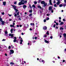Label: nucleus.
Masks as SVG:
<instances>
[{"mask_svg":"<svg viewBox=\"0 0 66 66\" xmlns=\"http://www.w3.org/2000/svg\"><path fill=\"white\" fill-rule=\"evenodd\" d=\"M64 24V22H61L60 23L61 25L63 24Z\"/></svg>","mask_w":66,"mask_h":66,"instance_id":"nucleus-27","label":"nucleus"},{"mask_svg":"<svg viewBox=\"0 0 66 66\" xmlns=\"http://www.w3.org/2000/svg\"><path fill=\"white\" fill-rule=\"evenodd\" d=\"M46 19H44V22H46Z\"/></svg>","mask_w":66,"mask_h":66,"instance_id":"nucleus-41","label":"nucleus"},{"mask_svg":"<svg viewBox=\"0 0 66 66\" xmlns=\"http://www.w3.org/2000/svg\"><path fill=\"white\" fill-rule=\"evenodd\" d=\"M37 37H35V39H37Z\"/></svg>","mask_w":66,"mask_h":66,"instance_id":"nucleus-46","label":"nucleus"},{"mask_svg":"<svg viewBox=\"0 0 66 66\" xmlns=\"http://www.w3.org/2000/svg\"><path fill=\"white\" fill-rule=\"evenodd\" d=\"M3 4L4 5V6H5V5H6V2H3Z\"/></svg>","mask_w":66,"mask_h":66,"instance_id":"nucleus-15","label":"nucleus"},{"mask_svg":"<svg viewBox=\"0 0 66 66\" xmlns=\"http://www.w3.org/2000/svg\"><path fill=\"white\" fill-rule=\"evenodd\" d=\"M60 30H63L64 29V28L62 27H60Z\"/></svg>","mask_w":66,"mask_h":66,"instance_id":"nucleus-23","label":"nucleus"},{"mask_svg":"<svg viewBox=\"0 0 66 66\" xmlns=\"http://www.w3.org/2000/svg\"><path fill=\"white\" fill-rule=\"evenodd\" d=\"M44 42L45 43H47V44H48V43H49V41H47L46 40H45V39H44Z\"/></svg>","mask_w":66,"mask_h":66,"instance_id":"nucleus-9","label":"nucleus"},{"mask_svg":"<svg viewBox=\"0 0 66 66\" xmlns=\"http://www.w3.org/2000/svg\"><path fill=\"white\" fill-rule=\"evenodd\" d=\"M11 33H13V29H11Z\"/></svg>","mask_w":66,"mask_h":66,"instance_id":"nucleus-25","label":"nucleus"},{"mask_svg":"<svg viewBox=\"0 0 66 66\" xmlns=\"http://www.w3.org/2000/svg\"><path fill=\"white\" fill-rule=\"evenodd\" d=\"M19 1L21 0L20 2H19L18 4L19 5H23L25 4H26L27 3V1L24 0H19Z\"/></svg>","mask_w":66,"mask_h":66,"instance_id":"nucleus-1","label":"nucleus"},{"mask_svg":"<svg viewBox=\"0 0 66 66\" xmlns=\"http://www.w3.org/2000/svg\"><path fill=\"white\" fill-rule=\"evenodd\" d=\"M22 38H21L20 40L21 42H23V39H22Z\"/></svg>","mask_w":66,"mask_h":66,"instance_id":"nucleus-30","label":"nucleus"},{"mask_svg":"<svg viewBox=\"0 0 66 66\" xmlns=\"http://www.w3.org/2000/svg\"><path fill=\"white\" fill-rule=\"evenodd\" d=\"M46 5H47V3H45L44 4V6L45 7Z\"/></svg>","mask_w":66,"mask_h":66,"instance_id":"nucleus-22","label":"nucleus"},{"mask_svg":"<svg viewBox=\"0 0 66 66\" xmlns=\"http://www.w3.org/2000/svg\"><path fill=\"white\" fill-rule=\"evenodd\" d=\"M10 26L11 27H15L13 25H10Z\"/></svg>","mask_w":66,"mask_h":66,"instance_id":"nucleus-26","label":"nucleus"},{"mask_svg":"<svg viewBox=\"0 0 66 66\" xmlns=\"http://www.w3.org/2000/svg\"><path fill=\"white\" fill-rule=\"evenodd\" d=\"M37 2L36 1L34 2V3L35 4H37Z\"/></svg>","mask_w":66,"mask_h":66,"instance_id":"nucleus-31","label":"nucleus"},{"mask_svg":"<svg viewBox=\"0 0 66 66\" xmlns=\"http://www.w3.org/2000/svg\"><path fill=\"white\" fill-rule=\"evenodd\" d=\"M44 37H47V35H44Z\"/></svg>","mask_w":66,"mask_h":66,"instance_id":"nucleus-37","label":"nucleus"},{"mask_svg":"<svg viewBox=\"0 0 66 66\" xmlns=\"http://www.w3.org/2000/svg\"><path fill=\"white\" fill-rule=\"evenodd\" d=\"M7 33H8V32L7 31H5V35H6V36H8V35H7Z\"/></svg>","mask_w":66,"mask_h":66,"instance_id":"nucleus-12","label":"nucleus"},{"mask_svg":"<svg viewBox=\"0 0 66 66\" xmlns=\"http://www.w3.org/2000/svg\"><path fill=\"white\" fill-rule=\"evenodd\" d=\"M48 9L49 11H51V10H52V7L51 6L49 7Z\"/></svg>","mask_w":66,"mask_h":66,"instance_id":"nucleus-7","label":"nucleus"},{"mask_svg":"<svg viewBox=\"0 0 66 66\" xmlns=\"http://www.w3.org/2000/svg\"><path fill=\"white\" fill-rule=\"evenodd\" d=\"M16 15H19V12H17Z\"/></svg>","mask_w":66,"mask_h":66,"instance_id":"nucleus-35","label":"nucleus"},{"mask_svg":"<svg viewBox=\"0 0 66 66\" xmlns=\"http://www.w3.org/2000/svg\"><path fill=\"white\" fill-rule=\"evenodd\" d=\"M54 7H57V6L56 5V4H55L54 5Z\"/></svg>","mask_w":66,"mask_h":66,"instance_id":"nucleus-34","label":"nucleus"},{"mask_svg":"<svg viewBox=\"0 0 66 66\" xmlns=\"http://www.w3.org/2000/svg\"><path fill=\"white\" fill-rule=\"evenodd\" d=\"M51 11L52 12V13H53V10H51Z\"/></svg>","mask_w":66,"mask_h":66,"instance_id":"nucleus-62","label":"nucleus"},{"mask_svg":"<svg viewBox=\"0 0 66 66\" xmlns=\"http://www.w3.org/2000/svg\"><path fill=\"white\" fill-rule=\"evenodd\" d=\"M43 29L44 30H46L47 29V27L46 26H44L43 27Z\"/></svg>","mask_w":66,"mask_h":66,"instance_id":"nucleus-13","label":"nucleus"},{"mask_svg":"<svg viewBox=\"0 0 66 66\" xmlns=\"http://www.w3.org/2000/svg\"><path fill=\"white\" fill-rule=\"evenodd\" d=\"M9 36H11V38H13V37H14V35H13V34H9Z\"/></svg>","mask_w":66,"mask_h":66,"instance_id":"nucleus-2","label":"nucleus"},{"mask_svg":"<svg viewBox=\"0 0 66 66\" xmlns=\"http://www.w3.org/2000/svg\"><path fill=\"white\" fill-rule=\"evenodd\" d=\"M1 14L2 15H4V12H2Z\"/></svg>","mask_w":66,"mask_h":66,"instance_id":"nucleus-40","label":"nucleus"},{"mask_svg":"<svg viewBox=\"0 0 66 66\" xmlns=\"http://www.w3.org/2000/svg\"><path fill=\"white\" fill-rule=\"evenodd\" d=\"M38 3H39L40 2V0H39L38 1Z\"/></svg>","mask_w":66,"mask_h":66,"instance_id":"nucleus-45","label":"nucleus"},{"mask_svg":"<svg viewBox=\"0 0 66 66\" xmlns=\"http://www.w3.org/2000/svg\"><path fill=\"white\" fill-rule=\"evenodd\" d=\"M32 15V14L31 13H30L29 14V16L30 17H31V16Z\"/></svg>","mask_w":66,"mask_h":66,"instance_id":"nucleus-36","label":"nucleus"},{"mask_svg":"<svg viewBox=\"0 0 66 66\" xmlns=\"http://www.w3.org/2000/svg\"><path fill=\"white\" fill-rule=\"evenodd\" d=\"M12 6L13 7V9H14V10L16 9L17 8V7L15 5H12Z\"/></svg>","mask_w":66,"mask_h":66,"instance_id":"nucleus-6","label":"nucleus"},{"mask_svg":"<svg viewBox=\"0 0 66 66\" xmlns=\"http://www.w3.org/2000/svg\"><path fill=\"white\" fill-rule=\"evenodd\" d=\"M56 24L57 26H58V25H59V23H56Z\"/></svg>","mask_w":66,"mask_h":66,"instance_id":"nucleus-47","label":"nucleus"},{"mask_svg":"<svg viewBox=\"0 0 66 66\" xmlns=\"http://www.w3.org/2000/svg\"><path fill=\"white\" fill-rule=\"evenodd\" d=\"M14 40H13V42H14V43H15V42H16V39H17V38H16V37H14V38H13Z\"/></svg>","mask_w":66,"mask_h":66,"instance_id":"nucleus-5","label":"nucleus"},{"mask_svg":"<svg viewBox=\"0 0 66 66\" xmlns=\"http://www.w3.org/2000/svg\"><path fill=\"white\" fill-rule=\"evenodd\" d=\"M59 18L60 20H61V17H59Z\"/></svg>","mask_w":66,"mask_h":66,"instance_id":"nucleus-60","label":"nucleus"},{"mask_svg":"<svg viewBox=\"0 0 66 66\" xmlns=\"http://www.w3.org/2000/svg\"><path fill=\"white\" fill-rule=\"evenodd\" d=\"M65 62V60H63V62Z\"/></svg>","mask_w":66,"mask_h":66,"instance_id":"nucleus-59","label":"nucleus"},{"mask_svg":"<svg viewBox=\"0 0 66 66\" xmlns=\"http://www.w3.org/2000/svg\"><path fill=\"white\" fill-rule=\"evenodd\" d=\"M30 25L31 26H34V24L33 23H30Z\"/></svg>","mask_w":66,"mask_h":66,"instance_id":"nucleus-20","label":"nucleus"},{"mask_svg":"<svg viewBox=\"0 0 66 66\" xmlns=\"http://www.w3.org/2000/svg\"><path fill=\"white\" fill-rule=\"evenodd\" d=\"M14 16L16 18V16H17V14H15Z\"/></svg>","mask_w":66,"mask_h":66,"instance_id":"nucleus-42","label":"nucleus"},{"mask_svg":"<svg viewBox=\"0 0 66 66\" xmlns=\"http://www.w3.org/2000/svg\"><path fill=\"white\" fill-rule=\"evenodd\" d=\"M50 38L51 39H52V38H53V37H52V36H51L50 37Z\"/></svg>","mask_w":66,"mask_h":66,"instance_id":"nucleus-50","label":"nucleus"},{"mask_svg":"<svg viewBox=\"0 0 66 66\" xmlns=\"http://www.w3.org/2000/svg\"><path fill=\"white\" fill-rule=\"evenodd\" d=\"M8 15H9V16H10V17L12 16V15H11V14L10 15V14H8Z\"/></svg>","mask_w":66,"mask_h":66,"instance_id":"nucleus-53","label":"nucleus"},{"mask_svg":"<svg viewBox=\"0 0 66 66\" xmlns=\"http://www.w3.org/2000/svg\"><path fill=\"white\" fill-rule=\"evenodd\" d=\"M66 5V4H63V6H64V7H65Z\"/></svg>","mask_w":66,"mask_h":66,"instance_id":"nucleus-32","label":"nucleus"},{"mask_svg":"<svg viewBox=\"0 0 66 66\" xmlns=\"http://www.w3.org/2000/svg\"><path fill=\"white\" fill-rule=\"evenodd\" d=\"M17 27L18 28V27H19V25H17Z\"/></svg>","mask_w":66,"mask_h":66,"instance_id":"nucleus-64","label":"nucleus"},{"mask_svg":"<svg viewBox=\"0 0 66 66\" xmlns=\"http://www.w3.org/2000/svg\"><path fill=\"white\" fill-rule=\"evenodd\" d=\"M10 64H11L12 65H14V63H13V62H11L10 63Z\"/></svg>","mask_w":66,"mask_h":66,"instance_id":"nucleus-33","label":"nucleus"},{"mask_svg":"<svg viewBox=\"0 0 66 66\" xmlns=\"http://www.w3.org/2000/svg\"><path fill=\"white\" fill-rule=\"evenodd\" d=\"M39 61L40 62H43V64H44L45 63V61L43 60H42V59H40L39 60Z\"/></svg>","mask_w":66,"mask_h":66,"instance_id":"nucleus-4","label":"nucleus"},{"mask_svg":"<svg viewBox=\"0 0 66 66\" xmlns=\"http://www.w3.org/2000/svg\"><path fill=\"white\" fill-rule=\"evenodd\" d=\"M32 11H33V10H30L29 11V13H32Z\"/></svg>","mask_w":66,"mask_h":66,"instance_id":"nucleus-18","label":"nucleus"},{"mask_svg":"<svg viewBox=\"0 0 66 66\" xmlns=\"http://www.w3.org/2000/svg\"><path fill=\"white\" fill-rule=\"evenodd\" d=\"M50 3H51V0H49Z\"/></svg>","mask_w":66,"mask_h":66,"instance_id":"nucleus-55","label":"nucleus"},{"mask_svg":"<svg viewBox=\"0 0 66 66\" xmlns=\"http://www.w3.org/2000/svg\"><path fill=\"white\" fill-rule=\"evenodd\" d=\"M16 3H17V2H14V4H16Z\"/></svg>","mask_w":66,"mask_h":66,"instance_id":"nucleus-44","label":"nucleus"},{"mask_svg":"<svg viewBox=\"0 0 66 66\" xmlns=\"http://www.w3.org/2000/svg\"><path fill=\"white\" fill-rule=\"evenodd\" d=\"M0 21H1V22H2V18H1V16H0Z\"/></svg>","mask_w":66,"mask_h":66,"instance_id":"nucleus-21","label":"nucleus"},{"mask_svg":"<svg viewBox=\"0 0 66 66\" xmlns=\"http://www.w3.org/2000/svg\"><path fill=\"white\" fill-rule=\"evenodd\" d=\"M21 31L20 30H19L18 31V32H21Z\"/></svg>","mask_w":66,"mask_h":66,"instance_id":"nucleus-56","label":"nucleus"},{"mask_svg":"<svg viewBox=\"0 0 66 66\" xmlns=\"http://www.w3.org/2000/svg\"><path fill=\"white\" fill-rule=\"evenodd\" d=\"M46 15H47V16H49V15H50V14H46Z\"/></svg>","mask_w":66,"mask_h":66,"instance_id":"nucleus-49","label":"nucleus"},{"mask_svg":"<svg viewBox=\"0 0 66 66\" xmlns=\"http://www.w3.org/2000/svg\"><path fill=\"white\" fill-rule=\"evenodd\" d=\"M16 42L18 43V40H16Z\"/></svg>","mask_w":66,"mask_h":66,"instance_id":"nucleus-63","label":"nucleus"},{"mask_svg":"<svg viewBox=\"0 0 66 66\" xmlns=\"http://www.w3.org/2000/svg\"><path fill=\"white\" fill-rule=\"evenodd\" d=\"M38 7L39 9H42V7H41V6H38Z\"/></svg>","mask_w":66,"mask_h":66,"instance_id":"nucleus-29","label":"nucleus"},{"mask_svg":"<svg viewBox=\"0 0 66 66\" xmlns=\"http://www.w3.org/2000/svg\"><path fill=\"white\" fill-rule=\"evenodd\" d=\"M32 6L33 7H35V5H32Z\"/></svg>","mask_w":66,"mask_h":66,"instance_id":"nucleus-39","label":"nucleus"},{"mask_svg":"<svg viewBox=\"0 0 66 66\" xmlns=\"http://www.w3.org/2000/svg\"><path fill=\"white\" fill-rule=\"evenodd\" d=\"M27 7V6L26 5H24L23 6V8L24 9H26Z\"/></svg>","mask_w":66,"mask_h":66,"instance_id":"nucleus-17","label":"nucleus"},{"mask_svg":"<svg viewBox=\"0 0 66 66\" xmlns=\"http://www.w3.org/2000/svg\"><path fill=\"white\" fill-rule=\"evenodd\" d=\"M2 22V24L3 25V24H4V23H5V22H4V21H2V22Z\"/></svg>","mask_w":66,"mask_h":66,"instance_id":"nucleus-19","label":"nucleus"},{"mask_svg":"<svg viewBox=\"0 0 66 66\" xmlns=\"http://www.w3.org/2000/svg\"><path fill=\"white\" fill-rule=\"evenodd\" d=\"M31 44H32V42L30 41H29L28 43V45H29L30 44V45H31Z\"/></svg>","mask_w":66,"mask_h":66,"instance_id":"nucleus-10","label":"nucleus"},{"mask_svg":"<svg viewBox=\"0 0 66 66\" xmlns=\"http://www.w3.org/2000/svg\"><path fill=\"white\" fill-rule=\"evenodd\" d=\"M6 40L5 39H3L2 41H5Z\"/></svg>","mask_w":66,"mask_h":66,"instance_id":"nucleus-51","label":"nucleus"},{"mask_svg":"<svg viewBox=\"0 0 66 66\" xmlns=\"http://www.w3.org/2000/svg\"><path fill=\"white\" fill-rule=\"evenodd\" d=\"M41 4H44L45 3V2L44 1H42L41 2Z\"/></svg>","mask_w":66,"mask_h":66,"instance_id":"nucleus-11","label":"nucleus"},{"mask_svg":"<svg viewBox=\"0 0 66 66\" xmlns=\"http://www.w3.org/2000/svg\"><path fill=\"white\" fill-rule=\"evenodd\" d=\"M59 7H62L63 6V4H61L59 5Z\"/></svg>","mask_w":66,"mask_h":66,"instance_id":"nucleus-24","label":"nucleus"},{"mask_svg":"<svg viewBox=\"0 0 66 66\" xmlns=\"http://www.w3.org/2000/svg\"><path fill=\"white\" fill-rule=\"evenodd\" d=\"M21 34V35H24V34L23 32Z\"/></svg>","mask_w":66,"mask_h":66,"instance_id":"nucleus-52","label":"nucleus"},{"mask_svg":"<svg viewBox=\"0 0 66 66\" xmlns=\"http://www.w3.org/2000/svg\"><path fill=\"white\" fill-rule=\"evenodd\" d=\"M55 24H54V26H53V27L54 28H55Z\"/></svg>","mask_w":66,"mask_h":66,"instance_id":"nucleus-48","label":"nucleus"},{"mask_svg":"<svg viewBox=\"0 0 66 66\" xmlns=\"http://www.w3.org/2000/svg\"><path fill=\"white\" fill-rule=\"evenodd\" d=\"M11 46H9V49H11Z\"/></svg>","mask_w":66,"mask_h":66,"instance_id":"nucleus-54","label":"nucleus"},{"mask_svg":"<svg viewBox=\"0 0 66 66\" xmlns=\"http://www.w3.org/2000/svg\"><path fill=\"white\" fill-rule=\"evenodd\" d=\"M10 51V54H13V53H14V50H11Z\"/></svg>","mask_w":66,"mask_h":66,"instance_id":"nucleus-3","label":"nucleus"},{"mask_svg":"<svg viewBox=\"0 0 66 66\" xmlns=\"http://www.w3.org/2000/svg\"><path fill=\"white\" fill-rule=\"evenodd\" d=\"M46 35H49V31H47L46 32Z\"/></svg>","mask_w":66,"mask_h":66,"instance_id":"nucleus-16","label":"nucleus"},{"mask_svg":"<svg viewBox=\"0 0 66 66\" xmlns=\"http://www.w3.org/2000/svg\"><path fill=\"white\" fill-rule=\"evenodd\" d=\"M29 7H30V8H32V7H31V6L30 5H29Z\"/></svg>","mask_w":66,"mask_h":66,"instance_id":"nucleus-57","label":"nucleus"},{"mask_svg":"<svg viewBox=\"0 0 66 66\" xmlns=\"http://www.w3.org/2000/svg\"><path fill=\"white\" fill-rule=\"evenodd\" d=\"M60 2H61L60 1H58V2L56 3L57 5H59L60 4Z\"/></svg>","mask_w":66,"mask_h":66,"instance_id":"nucleus-8","label":"nucleus"},{"mask_svg":"<svg viewBox=\"0 0 66 66\" xmlns=\"http://www.w3.org/2000/svg\"><path fill=\"white\" fill-rule=\"evenodd\" d=\"M33 14V15H36V12H34Z\"/></svg>","mask_w":66,"mask_h":66,"instance_id":"nucleus-43","label":"nucleus"},{"mask_svg":"<svg viewBox=\"0 0 66 66\" xmlns=\"http://www.w3.org/2000/svg\"><path fill=\"white\" fill-rule=\"evenodd\" d=\"M14 10H15V11H16L17 12H18V10H17V9H14Z\"/></svg>","mask_w":66,"mask_h":66,"instance_id":"nucleus-38","label":"nucleus"},{"mask_svg":"<svg viewBox=\"0 0 66 66\" xmlns=\"http://www.w3.org/2000/svg\"><path fill=\"white\" fill-rule=\"evenodd\" d=\"M24 28H28V27H26V26H24Z\"/></svg>","mask_w":66,"mask_h":66,"instance_id":"nucleus-58","label":"nucleus"},{"mask_svg":"<svg viewBox=\"0 0 66 66\" xmlns=\"http://www.w3.org/2000/svg\"><path fill=\"white\" fill-rule=\"evenodd\" d=\"M19 20H21V18H19Z\"/></svg>","mask_w":66,"mask_h":66,"instance_id":"nucleus-61","label":"nucleus"},{"mask_svg":"<svg viewBox=\"0 0 66 66\" xmlns=\"http://www.w3.org/2000/svg\"><path fill=\"white\" fill-rule=\"evenodd\" d=\"M63 35L65 38L66 37V34L65 33H64L63 34Z\"/></svg>","mask_w":66,"mask_h":66,"instance_id":"nucleus-14","label":"nucleus"},{"mask_svg":"<svg viewBox=\"0 0 66 66\" xmlns=\"http://www.w3.org/2000/svg\"><path fill=\"white\" fill-rule=\"evenodd\" d=\"M49 18L48 17H47L46 18V19L47 20H49Z\"/></svg>","mask_w":66,"mask_h":66,"instance_id":"nucleus-28","label":"nucleus"}]
</instances>
